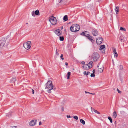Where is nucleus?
<instances>
[{
	"instance_id": "nucleus-1",
	"label": "nucleus",
	"mask_w": 128,
	"mask_h": 128,
	"mask_svg": "<svg viewBox=\"0 0 128 128\" xmlns=\"http://www.w3.org/2000/svg\"><path fill=\"white\" fill-rule=\"evenodd\" d=\"M46 87L45 89H48L47 91L49 93L51 92V90H52L55 89V88L53 87L52 82L50 80L48 81L45 84Z\"/></svg>"
},
{
	"instance_id": "nucleus-2",
	"label": "nucleus",
	"mask_w": 128,
	"mask_h": 128,
	"mask_svg": "<svg viewBox=\"0 0 128 128\" xmlns=\"http://www.w3.org/2000/svg\"><path fill=\"white\" fill-rule=\"evenodd\" d=\"M70 30L72 32H76L79 30L80 26L77 24H73L70 27Z\"/></svg>"
},
{
	"instance_id": "nucleus-3",
	"label": "nucleus",
	"mask_w": 128,
	"mask_h": 128,
	"mask_svg": "<svg viewBox=\"0 0 128 128\" xmlns=\"http://www.w3.org/2000/svg\"><path fill=\"white\" fill-rule=\"evenodd\" d=\"M10 35H8L6 38H3L0 40V48H2L4 47V45L6 43V41L8 38L10 37Z\"/></svg>"
},
{
	"instance_id": "nucleus-4",
	"label": "nucleus",
	"mask_w": 128,
	"mask_h": 128,
	"mask_svg": "<svg viewBox=\"0 0 128 128\" xmlns=\"http://www.w3.org/2000/svg\"><path fill=\"white\" fill-rule=\"evenodd\" d=\"M49 20L51 24L53 25H56L57 22V21L56 18L52 16L49 17Z\"/></svg>"
},
{
	"instance_id": "nucleus-5",
	"label": "nucleus",
	"mask_w": 128,
	"mask_h": 128,
	"mask_svg": "<svg viewBox=\"0 0 128 128\" xmlns=\"http://www.w3.org/2000/svg\"><path fill=\"white\" fill-rule=\"evenodd\" d=\"M31 41H28L26 43H24L23 45V46L27 50H28L31 47Z\"/></svg>"
},
{
	"instance_id": "nucleus-6",
	"label": "nucleus",
	"mask_w": 128,
	"mask_h": 128,
	"mask_svg": "<svg viewBox=\"0 0 128 128\" xmlns=\"http://www.w3.org/2000/svg\"><path fill=\"white\" fill-rule=\"evenodd\" d=\"M100 55L97 52L94 53L92 55V58L93 59L94 61H97Z\"/></svg>"
},
{
	"instance_id": "nucleus-7",
	"label": "nucleus",
	"mask_w": 128,
	"mask_h": 128,
	"mask_svg": "<svg viewBox=\"0 0 128 128\" xmlns=\"http://www.w3.org/2000/svg\"><path fill=\"white\" fill-rule=\"evenodd\" d=\"M102 38L101 37L97 38H96V42L97 44L98 45H100L102 42Z\"/></svg>"
},
{
	"instance_id": "nucleus-8",
	"label": "nucleus",
	"mask_w": 128,
	"mask_h": 128,
	"mask_svg": "<svg viewBox=\"0 0 128 128\" xmlns=\"http://www.w3.org/2000/svg\"><path fill=\"white\" fill-rule=\"evenodd\" d=\"M92 33L94 36H96L98 35V32L95 28L92 29Z\"/></svg>"
},
{
	"instance_id": "nucleus-9",
	"label": "nucleus",
	"mask_w": 128,
	"mask_h": 128,
	"mask_svg": "<svg viewBox=\"0 0 128 128\" xmlns=\"http://www.w3.org/2000/svg\"><path fill=\"white\" fill-rule=\"evenodd\" d=\"M105 46L104 45H101L100 48V50H102V52L104 54L105 52Z\"/></svg>"
},
{
	"instance_id": "nucleus-10",
	"label": "nucleus",
	"mask_w": 128,
	"mask_h": 128,
	"mask_svg": "<svg viewBox=\"0 0 128 128\" xmlns=\"http://www.w3.org/2000/svg\"><path fill=\"white\" fill-rule=\"evenodd\" d=\"M81 34L83 36L87 37V38L90 36L89 35V33L87 31L82 32Z\"/></svg>"
},
{
	"instance_id": "nucleus-11",
	"label": "nucleus",
	"mask_w": 128,
	"mask_h": 128,
	"mask_svg": "<svg viewBox=\"0 0 128 128\" xmlns=\"http://www.w3.org/2000/svg\"><path fill=\"white\" fill-rule=\"evenodd\" d=\"M36 120H32L30 122L29 125L30 126H33L36 124Z\"/></svg>"
},
{
	"instance_id": "nucleus-12",
	"label": "nucleus",
	"mask_w": 128,
	"mask_h": 128,
	"mask_svg": "<svg viewBox=\"0 0 128 128\" xmlns=\"http://www.w3.org/2000/svg\"><path fill=\"white\" fill-rule=\"evenodd\" d=\"M60 30L57 29L55 30L54 32L58 36H59L61 34V33L60 32Z\"/></svg>"
},
{
	"instance_id": "nucleus-13",
	"label": "nucleus",
	"mask_w": 128,
	"mask_h": 128,
	"mask_svg": "<svg viewBox=\"0 0 128 128\" xmlns=\"http://www.w3.org/2000/svg\"><path fill=\"white\" fill-rule=\"evenodd\" d=\"M93 37L92 36H89L88 38L89 39L91 42H94V41L93 39Z\"/></svg>"
},
{
	"instance_id": "nucleus-14",
	"label": "nucleus",
	"mask_w": 128,
	"mask_h": 128,
	"mask_svg": "<svg viewBox=\"0 0 128 128\" xmlns=\"http://www.w3.org/2000/svg\"><path fill=\"white\" fill-rule=\"evenodd\" d=\"M93 64V62L90 61L88 64H87L88 66V68H91L92 67V64Z\"/></svg>"
},
{
	"instance_id": "nucleus-15",
	"label": "nucleus",
	"mask_w": 128,
	"mask_h": 128,
	"mask_svg": "<svg viewBox=\"0 0 128 128\" xmlns=\"http://www.w3.org/2000/svg\"><path fill=\"white\" fill-rule=\"evenodd\" d=\"M119 7L118 6H116L114 10L116 12V14H118V12H119Z\"/></svg>"
},
{
	"instance_id": "nucleus-16",
	"label": "nucleus",
	"mask_w": 128,
	"mask_h": 128,
	"mask_svg": "<svg viewBox=\"0 0 128 128\" xmlns=\"http://www.w3.org/2000/svg\"><path fill=\"white\" fill-rule=\"evenodd\" d=\"M16 78H12L10 82L12 83H14L15 81L16 80Z\"/></svg>"
},
{
	"instance_id": "nucleus-17",
	"label": "nucleus",
	"mask_w": 128,
	"mask_h": 128,
	"mask_svg": "<svg viewBox=\"0 0 128 128\" xmlns=\"http://www.w3.org/2000/svg\"><path fill=\"white\" fill-rule=\"evenodd\" d=\"M112 114L113 117L114 118H115L117 116V114L116 112L114 111L113 113Z\"/></svg>"
},
{
	"instance_id": "nucleus-18",
	"label": "nucleus",
	"mask_w": 128,
	"mask_h": 128,
	"mask_svg": "<svg viewBox=\"0 0 128 128\" xmlns=\"http://www.w3.org/2000/svg\"><path fill=\"white\" fill-rule=\"evenodd\" d=\"M68 20V16L67 15H66L64 17L63 20L65 21H66Z\"/></svg>"
},
{
	"instance_id": "nucleus-19",
	"label": "nucleus",
	"mask_w": 128,
	"mask_h": 128,
	"mask_svg": "<svg viewBox=\"0 0 128 128\" xmlns=\"http://www.w3.org/2000/svg\"><path fill=\"white\" fill-rule=\"evenodd\" d=\"M80 122L81 123H82L84 125L85 124V121L82 119H81L80 120Z\"/></svg>"
},
{
	"instance_id": "nucleus-20",
	"label": "nucleus",
	"mask_w": 128,
	"mask_h": 128,
	"mask_svg": "<svg viewBox=\"0 0 128 128\" xmlns=\"http://www.w3.org/2000/svg\"><path fill=\"white\" fill-rule=\"evenodd\" d=\"M39 12L38 10H36L34 12V13H35V14L36 15H38L39 14Z\"/></svg>"
},
{
	"instance_id": "nucleus-21",
	"label": "nucleus",
	"mask_w": 128,
	"mask_h": 128,
	"mask_svg": "<svg viewBox=\"0 0 128 128\" xmlns=\"http://www.w3.org/2000/svg\"><path fill=\"white\" fill-rule=\"evenodd\" d=\"M108 119L109 120L110 122L111 123H112V118L110 116H108Z\"/></svg>"
},
{
	"instance_id": "nucleus-22",
	"label": "nucleus",
	"mask_w": 128,
	"mask_h": 128,
	"mask_svg": "<svg viewBox=\"0 0 128 128\" xmlns=\"http://www.w3.org/2000/svg\"><path fill=\"white\" fill-rule=\"evenodd\" d=\"M99 71L100 72H103V68L102 67L101 68H99Z\"/></svg>"
},
{
	"instance_id": "nucleus-23",
	"label": "nucleus",
	"mask_w": 128,
	"mask_h": 128,
	"mask_svg": "<svg viewBox=\"0 0 128 128\" xmlns=\"http://www.w3.org/2000/svg\"><path fill=\"white\" fill-rule=\"evenodd\" d=\"M71 73L70 72H68L67 73V79H68L69 78L70 76V75Z\"/></svg>"
},
{
	"instance_id": "nucleus-24",
	"label": "nucleus",
	"mask_w": 128,
	"mask_h": 128,
	"mask_svg": "<svg viewBox=\"0 0 128 128\" xmlns=\"http://www.w3.org/2000/svg\"><path fill=\"white\" fill-rule=\"evenodd\" d=\"M64 40V38L63 36H60V41H62Z\"/></svg>"
},
{
	"instance_id": "nucleus-25",
	"label": "nucleus",
	"mask_w": 128,
	"mask_h": 128,
	"mask_svg": "<svg viewBox=\"0 0 128 128\" xmlns=\"http://www.w3.org/2000/svg\"><path fill=\"white\" fill-rule=\"evenodd\" d=\"M120 30H124V31H126V29L125 28H123L122 27H120Z\"/></svg>"
},
{
	"instance_id": "nucleus-26",
	"label": "nucleus",
	"mask_w": 128,
	"mask_h": 128,
	"mask_svg": "<svg viewBox=\"0 0 128 128\" xmlns=\"http://www.w3.org/2000/svg\"><path fill=\"white\" fill-rule=\"evenodd\" d=\"M119 68L120 70H122L123 69V66L122 65H120L119 66Z\"/></svg>"
},
{
	"instance_id": "nucleus-27",
	"label": "nucleus",
	"mask_w": 128,
	"mask_h": 128,
	"mask_svg": "<svg viewBox=\"0 0 128 128\" xmlns=\"http://www.w3.org/2000/svg\"><path fill=\"white\" fill-rule=\"evenodd\" d=\"M88 66L87 64L84 65L82 66V67L85 70L86 69V68Z\"/></svg>"
},
{
	"instance_id": "nucleus-28",
	"label": "nucleus",
	"mask_w": 128,
	"mask_h": 128,
	"mask_svg": "<svg viewBox=\"0 0 128 128\" xmlns=\"http://www.w3.org/2000/svg\"><path fill=\"white\" fill-rule=\"evenodd\" d=\"M94 112L95 113H96L98 114H100V113L99 112H98L97 110H95L94 111Z\"/></svg>"
},
{
	"instance_id": "nucleus-29",
	"label": "nucleus",
	"mask_w": 128,
	"mask_h": 128,
	"mask_svg": "<svg viewBox=\"0 0 128 128\" xmlns=\"http://www.w3.org/2000/svg\"><path fill=\"white\" fill-rule=\"evenodd\" d=\"M95 76L94 74L92 73V74H91V75H90L91 77H94Z\"/></svg>"
},
{
	"instance_id": "nucleus-30",
	"label": "nucleus",
	"mask_w": 128,
	"mask_h": 128,
	"mask_svg": "<svg viewBox=\"0 0 128 128\" xmlns=\"http://www.w3.org/2000/svg\"><path fill=\"white\" fill-rule=\"evenodd\" d=\"M73 118H74L75 119H76V120H77L78 119V117L76 116H75L73 117Z\"/></svg>"
},
{
	"instance_id": "nucleus-31",
	"label": "nucleus",
	"mask_w": 128,
	"mask_h": 128,
	"mask_svg": "<svg viewBox=\"0 0 128 128\" xmlns=\"http://www.w3.org/2000/svg\"><path fill=\"white\" fill-rule=\"evenodd\" d=\"M114 56L115 57L116 56V57H117L118 55V54H117V52H116V53H115L114 54Z\"/></svg>"
},
{
	"instance_id": "nucleus-32",
	"label": "nucleus",
	"mask_w": 128,
	"mask_h": 128,
	"mask_svg": "<svg viewBox=\"0 0 128 128\" xmlns=\"http://www.w3.org/2000/svg\"><path fill=\"white\" fill-rule=\"evenodd\" d=\"M63 56V55L62 54H61V56H60V57L61 58V59L62 60H63L64 59V58L62 57Z\"/></svg>"
},
{
	"instance_id": "nucleus-33",
	"label": "nucleus",
	"mask_w": 128,
	"mask_h": 128,
	"mask_svg": "<svg viewBox=\"0 0 128 128\" xmlns=\"http://www.w3.org/2000/svg\"><path fill=\"white\" fill-rule=\"evenodd\" d=\"M34 13V11H33L32 12V16H34V14H35V13Z\"/></svg>"
},
{
	"instance_id": "nucleus-34",
	"label": "nucleus",
	"mask_w": 128,
	"mask_h": 128,
	"mask_svg": "<svg viewBox=\"0 0 128 128\" xmlns=\"http://www.w3.org/2000/svg\"><path fill=\"white\" fill-rule=\"evenodd\" d=\"M91 110L92 112H94L95 109L94 108H92V107H91Z\"/></svg>"
},
{
	"instance_id": "nucleus-35",
	"label": "nucleus",
	"mask_w": 128,
	"mask_h": 128,
	"mask_svg": "<svg viewBox=\"0 0 128 128\" xmlns=\"http://www.w3.org/2000/svg\"><path fill=\"white\" fill-rule=\"evenodd\" d=\"M86 71H84V73H83V74H84L85 75H86Z\"/></svg>"
},
{
	"instance_id": "nucleus-36",
	"label": "nucleus",
	"mask_w": 128,
	"mask_h": 128,
	"mask_svg": "<svg viewBox=\"0 0 128 128\" xmlns=\"http://www.w3.org/2000/svg\"><path fill=\"white\" fill-rule=\"evenodd\" d=\"M117 90L118 93H121V92L120 91L118 88L117 89Z\"/></svg>"
},
{
	"instance_id": "nucleus-37",
	"label": "nucleus",
	"mask_w": 128,
	"mask_h": 128,
	"mask_svg": "<svg viewBox=\"0 0 128 128\" xmlns=\"http://www.w3.org/2000/svg\"><path fill=\"white\" fill-rule=\"evenodd\" d=\"M81 63L82 64H84V65L85 64V62L84 61H82L81 62Z\"/></svg>"
},
{
	"instance_id": "nucleus-38",
	"label": "nucleus",
	"mask_w": 128,
	"mask_h": 128,
	"mask_svg": "<svg viewBox=\"0 0 128 128\" xmlns=\"http://www.w3.org/2000/svg\"><path fill=\"white\" fill-rule=\"evenodd\" d=\"M61 110L62 112H63L64 110V108L62 107L61 108Z\"/></svg>"
},
{
	"instance_id": "nucleus-39",
	"label": "nucleus",
	"mask_w": 128,
	"mask_h": 128,
	"mask_svg": "<svg viewBox=\"0 0 128 128\" xmlns=\"http://www.w3.org/2000/svg\"><path fill=\"white\" fill-rule=\"evenodd\" d=\"M113 52H114V54L115 53H116V50L115 48H114V51H113Z\"/></svg>"
},
{
	"instance_id": "nucleus-40",
	"label": "nucleus",
	"mask_w": 128,
	"mask_h": 128,
	"mask_svg": "<svg viewBox=\"0 0 128 128\" xmlns=\"http://www.w3.org/2000/svg\"><path fill=\"white\" fill-rule=\"evenodd\" d=\"M32 92L33 94H34V90L33 89H32Z\"/></svg>"
},
{
	"instance_id": "nucleus-41",
	"label": "nucleus",
	"mask_w": 128,
	"mask_h": 128,
	"mask_svg": "<svg viewBox=\"0 0 128 128\" xmlns=\"http://www.w3.org/2000/svg\"><path fill=\"white\" fill-rule=\"evenodd\" d=\"M66 116H67V118H70L71 117L69 115H67Z\"/></svg>"
},
{
	"instance_id": "nucleus-42",
	"label": "nucleus",
	"mask_w": 128,
	"mask_h": 128,
	"mask_svg": "<svg viewBox=\"0 0 128 128\" xmlns=\"http://www.w3.org/2000/svg\"><path fill=\"white\" fill-rule=\"evenodd\" d=\"M85 92L86 94L88 93V94H90V92H86V91H85Z\"/></svg>"
},
{
	"instance_id": "nucleus-43",
	"label": "nucleus",
	"mask_w": 128,
	"mask_h": 128,
	"mask_svg": "<svg viewBox=\"0 0 128 128\" xmlns=\"http://www.w3.org/2000/svg\"><path fill=\"white\" fill-rule=\"evenodd\" d=\"M90 72H87L86 73V76L90 74Z\"/></svg>"
},
{
	"instance_id": "nucleus-44",
	"label": "nucleus",
	"mask_w": 128,
	"mask_h": 128,
	"mask_svg": "<svg viewBox=\"0 0 128 128\" xmlns=\"http://www.w3.org/2000/svg\"><path fill=\"white\" fill-rule=\"evenodd\" d=\"M92 72L94 74L95 73V70L94 69L92 70Z\"/></svg>"
},
{
	"instance_id": "nucleus-45",
	"label": "nucleus",
	"mask_w": 128,
	"mask_h": 128,
	"mask_svg": "<svg viewBox=\"0 0 128 128\" xmlns=\"http://www.w3.org/2000/svg\"><path fill=\"white\" fill-rule=\"evenodd\" d=\"M100 64H98V65H97V67L98 68H99V65H100Z\"/></svg>"
},
{
	"instance_id": "nucleus-46",
	"label": "nucleus",
	"mask_w": 128,
	"mask_h": 128,
	"mask_svg": "<svg viewBox=\"0 0 128 128\" xmlns=\"http://www.w3.org/2000/svg\"><path fill=\"white\" fill-rule=\"evenodd\" d=\"M119 38L121 42H122L123 39L122 38Z\"/></svg>"
},
{
	"instance_id": "nucleus-47",
	"label": "nucleus",
	"mask_w": 128,
	"mask_h": 128,
	"mask_svg": "<svg viewBox=\"0 0 128 128\" xmlns=\"http://www.w3.org/2000/svg\"><path fill=\"white\" fill-rule=\"evenodd\" d=\"M68 63L67 62H66L65 65L66 66H68Z\"/></svg>"
},
{
	"instance_id": "nucleus-48",
	"label": "nucleus",
	"mask_w": 128,
	"mask_h": 128,
	"mask_svg": "<svg viewBox=\"0 0 128 128\" xmlns=\"http://www.w3.org/2000/svg\"><path fill=\"white\" fill-rule=\"evenodd\" d=\"M97 1L99 2H100L101 1V0H97Z\"/></svg>"
},
{
	"instance_id": "nucleus-49",
	"label": "nucleus",
	"mask_w": 128,
	"mask_h": 128,
	"mask_svg": "<svg viewBox=\"0 0 128 128\" xmlns=\"http://www.w3.org/2000/svg\"><path fill=\"white\" fill-rule=\"evenodd\" d=\"M41 124H42V122H40L39 123V125H40Z\"/></svg>"
},
{
	"instance_id": "nucleus-50",
	"label": "nucleus",
	"mask_w": 128,
	"mask_h": 128,
	"mask_svg": "<svg viewBox=\"0 0 128 128\" xmlns=\"http://www.w3.org/2000/svg\"><path fill=\"white\" fill-rule=\"evenodd\" d=\"M90 94H92L93 95H94L95 94L94 93H90Z\"/></svg>"
},
{
	"instance_id": "nucleus-51",
	"label": "nucleus",
	"mask_w": 128,
	"mask_h": 128,
	"mask_svg": "<svg viewBox=\"0 0 128 128\" xmlns=\"http://www.w3.org/2000/svg\"><path fill=\"white\" fill-rule=\"evenodd\" d=\"M62 2V0H60V2H59V3H60L61 2Z\"/></svg>"
},
{
	"instance_id": "nucleus-52",
	"label": "nucleus",
	"mask_w": 128,
	"mask_h": 128,
	"mask_svg": "<svg viewBox=\"0 0 128 128\" xmlns=\"http://www.w3.org/2000/svg\"><path fill=\"white\" fill-rule=\"evenodd\" d=\"M57 50L56 49V53H57Z\"/></svg>"
},
{
	"instance_id": "nucleus-53",
	"label": "nucleus",
	"mask_w": 128,
	"mask_h": 128,
	"mask_svg": "<svg viewBox=\"0 0 128 128\" xmlns=\"http://www.w3.org/2000/svg\"><path fill=\"white\" fill-rule=\"evenodd\" d=\"M63 28H62V27L61 28V29H62Z\"/></svg>"
},
{
	"instance_id": "nucleus-54",
	"label": "nucleus",
	"mask_w": 128,
	"mask_h": 128,
	"mask_svg": "<svg viewBox=\"0 0 128 128\" xmlns=\"http://www.w3.org/2000/svg\"><path fill=\"white\" fill-rule=\"evenodd\" d=\"M28 24V23H26V24Z\"/></svg>"
},
{
	"instance_id": "nucleus-55",
	"label": "nucleus",
	"mask_w": 128,
	"mask_h": 128,
	"mask_svg": "<svg viewBox=\"0 0 128 128\" xmlns=\"http://www.w3.org/2000/svg\"><path fill=\"white\" fill-rule=\"evenodd\" d=\"M15 127H16L17 126H15Z\"/></svg>"
}]
</instances>
